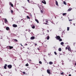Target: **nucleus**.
I'll return each instance as SVG.
<instances>
[{"label":"nucleus","instance_id":"13","mask_svg":"<svg viewBox=\"0 0 76 76\" xmlns=\"http://www.w3.org/2000/svg\"><path fill=\"white\" fill-rule=\"evenodd\" d=\"M49 64H50V65H51V64H53V62H52L51 61H50L49 62Z\"/></svg>","mask_w":76,"mask_h":76},{"label":"nucleus","instance_id":"11","mask_svg":"<svg viewBox=\"0 0 76 76\" xmlns=\"http://www.w3.org/2000/svg\"><path fill=\"white\" fill-rule=\"evenodd\" d=\"M35 20L36 22H37V23H39V21H38V20L35 19Z\"/></svg>","mask_w":76,"mask_h":76},{"label":"nucleus","instance_id":"32","mask_svg":"<svg viewBox=\"0 0 76 76\" xmlns=\"http://www.w3.org/2000/svg\"><path fill=\"white\" fill-rule=\"evenodd\" d=\"M63 74H64V72H61V75H63Z\"/></svg>","mask_w":76,"mask_h":76},{"label":"nucleus","instance_id":"49","mask_svg":"<svg viewBox=\"0 0 76 76\" xmlns=\"http://www.w3.org/2000/svg\"><path fill=\"white\" fill-rule=\"evenodd\" d=\"M15 71H16H16H17V70H16V69H15Z\"/></svg>","mask_w":76,"mask_h":76},{"label":"nucleus","instance_id":"58","mask_svg":"<svg viewBox=\"0 0 76 76\" xmlns=\"http://www.w3.org/2000/svg\"><path fill=\"white\" fill-rule=\"evenodd\" d=\"M26 31H27V30H26Z\"/></svg>","mask_w":76,"mask_h":76},{"label":"nucleus","instance_id":"23","mask_svg":"<svg viewBox=\"0 0 76 76\" xmlns=\"http://www.w3.org/2000/svg\"><path fill=\"white\" fill-rule=\"evenodd\" d=\"M32 28L33 29H35V26H32Z\"/></svg>","mask_w":76,"mask_h":76},{"label":"nucleus","instance_id":"36","mask_svg":"<svg viewBox=\"0 0 76 76\" xmlns=\"http://www.w3.org/2000/svg\"><path fill=\"white\" fill-rule=\"evenodd\" d=\"M23 74H25V72H23Z\"/></svg>","mask_w":76,"mask_h":76},{"label":"nucleus","instance_id":"19","mask_svg":"<svg viewBox=\"0 0 76 76\" xmlns=\"http://www.w3.org/2000/svg\"><path fill=\"white\" fill-rule=\"evenodd\" d=\"M47 39H48H48H50V37L49 36L47 37Z\"/></svg>","mask_w":76,"mask_h":76},{"label":"nucleus","instance_id":"27","mask_svg":"<svg viewBox=\"0 0 76 76\" xmlns=\"http://www.w3.org/2000/svg\"><path fill=\"white\" fill-rule=\"evenodd\" d=\"M29 66V64L28 63L26 64V66Z\"/></svg>","mask_w":76,"mask_h":76},{"label":"nucleus","instance_id":"18","mask_svg":"<svg viewBox=\"0 0 76 76\" xmlns=\"http://www.w3.org/2000/svg\"><path fill=\"white\" fill-rule=\"evenodd\" d=\"M63 3L64 4H65V5H66L67 4H66V1H64Z\"/></svg>","mask_w":76,"mask_h":76},{"label":"nucleus","instance_id":"17","mask_svg":"<svg viewBox=\"0 0 76 76\" xmlns=\"http://www.w3.org/2000/svg\"><path fill=\"white\" fill-rule=\"evenodd\" d=\"M43 47H45V48H47V45H43Z\"/></svg>","mask_w":76,"mask_h":76},{"label":"nucleus","instance_id":"46","mask_svg":"<svg viewBox=\"0 0 76 76\" xmlns=\"http://www.w3.org/2000/svg\"><path fill=\"white\" fill-rule=\"evenodd\" d=\"M38 6L39 7V9H40V7H39V5H38Z\"/></svg>","mask_w":76,"mask_h":76},{"label":"nucleus","instance_id":"35","mask_svg":"<svg viewBox=\"0 0 76 76\" xmlns=\"http://www.w3.org/2000/svg\"><path fill=\"white\" fill-rule=\"evenodd\" d=\"M11 12L12 13H13V10H11Z\"/></svg>","mask_w":76,"mask_h":76},{"label":"nucleus","instance_id":"37","mask_svg":"<svg viewBox=\"0 0 76 76\" xmlns=\"http://www.w3.org/2000/svg\"><path fill=\"white\" fill-rule=\"evenodd\" d=\"M31 3V4H36V3H35L34 2L32 3Z\"/></svg>","mask_w":76,"mask_h":76},{"label":"nucleus","instance_id":"40","mask_svg":"<svg viewBox=\"0 0 76 76\" xmlns=\"http://www.w3.org/2000/svg\"><path fill=\"white\" fill-rule=\"evenodd\" d=\"M27 1H28V3H30V2H29V0H28Z\"/></svg>","mask_w":76,"mask_h":76},{"label":"nucleus","instance_id":"47","mask_svg":"<svg viewBox=\"0 0 76 76\" xmlns=\"http://www.w3.org/2000/svg\"><path fill=\"white\" fill-rule=\"evenodd\" d=\"M60 55H62V54H61V53H60Z\"/></svg>","mask_w":76,"mask_h":76},{"label":"nucleus","instance_id":"16","mask_svg":"<svg viewBox=\"0 0 76 76\" xmlns=\"http://www.w3.org/2000/svg\"><path fill=\"white\" fill-rule=\"evenodd\" d=\"M56 5H57V6H58V2L57 1H56Z\"/></svg>","mask_w":76,"mask_h":76},{"label":"nucleus","instance_id":"12","mask_svg":"<svg viewBox=\"0 0 76 76\" xmlns=\"http://www.w3.org/2000/svg\"><path fill=\"white\" fill-rule=\"evenodd\" d=\"M48 23V20H47L46 21V23H45V24L46 25H48V24L47 23ZM44 23V24L45 23Z\"/></svg>","mask_w":76,"mask_h":76},{"label":"nucleus","instance_id":"52","mask_svg":"<svg viewBox=\"0 0 76 76\" xmlns=\"http://www.w3.org/2000/svg\"><path fill=\"white\" fill-rule=\"evenodd\" d=\"M26 45H27V44H26Z\"/></svg>","mask_w":76,"mask_h":76},{"label":"nucleus","instance_id":"15","mask_svg":"<svg viewBox=\"0 0 76 76\" xmlns=\"http://www.w3.org/2000/svg\"><path fill=\"white\" fill-rule=\"evenodd\" d=\"M68 50L70 51H71V49L70 48V47H69L68 48Z\"/></svg>","mask_w":76,"mask_h":76},{"label":"nucleus","instance_id":"24","mask_svg":"<svg viewBox=\"0 0 76 76\" xmlns=\"http://www.w3.org/2000/svg\"><path fill=\"white\" fill-rule=\"evenodd\" d=\"M59 40V41H62V39H60V38Z\"/></svg>","mask_w":76,"mask_h":76},{"label":"nucleus","instance_id":"7","mask_svg":"<svg viewBox=\"0 0 76 76\" xmlns=\"http://www.w3.org/2000/svg\"><path fill=\"white\" fill-rule=\"evenodd\" d=\"M12 26L14 28H16L18 26L16 24H13Z\"/></svg>","mask_w":76,"mask_h":76},{"label":"nucleus","instance_id":"10","mask_svg":"<svg viewBox=\"0 0 76 76\" xmlns=\"http://www.w3.org/2000/svg\"><path fill=\"white\" fill-rule=\"evenodd\" d=\"M10 4L11 6H12V7H13V4H12V2H10Z\"/></svg>","mask_w":76,"mask_h":76},{"label":"nucleus","instance_id":"42","mask_svg":"<svg viewBox=\"0 0 76 76\" xmlns=\"http://www.w3.org/2000/svg\"><path fill=\"white\" fill-rule=\"evenodd\" d=\"M72 20H69V21H72Z\"/></svg>","mask_w":76,"mask_h":76},{"label":"nucleus","instance_id":"8","mask_svg":"<svg viewBox=\"0 0 76 76\" xmlns=\"http://www.w3.org/2000/svg\"><path fill=\"white\" fill-rule=\"evenodd\" d=\"M34 38H35V37L33 36V37H31L30 38V39H31L32 40V39H34Z\"/></svg>","mask_w":76,"mask_h":76},{"label":"nucleus","instance_id":"25","mask_svg":"<svg viewBox=\"0 0 76 76\" xmlns=\"http://www.w3.org/2000/svg\"><path fill=\"white\" fill-rule=\"evenodd\" d=\"M66 15V13H63V16H64V15Z\"/></svg>","mask_w":76,"mask_h":76},{"label":"nucleus","instance_id":"60","mask_svg":"<svg viewBox=\"0 0 76 76\" xmlns=\"http://www.w3.org/2000/svg\"><path fill=\"white\" fill-rule=\"evenodd\" d=\"M48 55H50V54H48Z\"/></svg>","mask_w":76,"mask_h":76},{"label":"nucleus","instance_id":"26","mask_svg":"<svg viewBox=\"0 0 76 76\" xmlns=\"http://www.w3.org/2000/svg\"><path fill=\"white\" fill-rule=\"evenodd\" d=\"M27 19H30V17H29V16H27Z\"/></svg>","mask_w":76,"mask_h":76},{"label":"nucleus","instance_id":"51","mask_svg":"<svg viewBox=\"0 0 76 76\" xmlns=\"http://www.w3.org/2000/svg\"><path fill=\"white\" fill-rule=\"evenodd\" d=\"M62 62H63V60H62Z\"/></svg>","mask_w":76,"mask_h":76},{"label":"nucleus","instance_id":"3","mask_svg":"<svg viewBox=\"0 0 76 76\" xmlns=\"http://www.w3.org/2000/svg\"><path fill=\"white\" fill-rule=\"evenodd\" d=\"M9 48H9L10 50H11V49H12V48H13V47L9 46L7 47V48H9Z\"/></svg>","mask_w":76,"mask_h":76},{"label":"nucleus","instance_id":"5","mask_svg":"<svg viewBox=\"0 0 76 76\" xmlns=\"http://www.w3.org/2000/svg\"><path fill=\"white\" fill-rule=\"evenodd\" d=\"M50 72H51V71L50 69L47 70V72L48 74H50Z\"/></svg>","mask_w":76,"mask_h":76},{"label":"nucleus","instance_id":"14","mask_svg":"<svg viewBox=\"0 0 76 76\" xmlns=\"http://www.w3.org/2000/svg\"><path fill=\"white\" fill-rule=\"evenodd\" d=\"M6 30H7V31H8V30H9V27H7L6 28Z\"/></svg>","mask_w":76,"mask_h":76},{"label":"nucleus","instance_id":"31","mask_svg":"<svg viewBox=\"0 0 76 76\" xmlns=\"http://www.w3.org/2000/svg\"><path fill=\"white\" fill-rule=\"evenodd\" d=\"M54 53L55 55H57V53H56V52H54Z\"/></svg>","mask_w":76,"mask_h":76},{"label":"nucleus","instance_id":"55","mask_svg":"<svg viewBox=\"0 0 76 76\" xmlns=\"http://www.w3.org/2000/svg\"><path fill=\"white\" fill-rule=\"evenodd\" d=\"M12 19H13V18H12Z\"/></svg>","mask_w":76,"mask_h":76},{"label":"nucleus","instance_id":"33","mask_svg":"<svg viewBox=\"0 0 76 76\" xmlns=\"http://www.w3.org/2000/svg\"><path fill=\"white\" fill-rule=\"evenodd\" d=\"M41 12L42 13H43V11H42V10H41Z\"/></svg>","mask_w":76,"mask_h":76},{"label":"nucleus","instance_id":"34","mask_svg":"<svg viewBox=\"0 0 76 76\" xmlns=\"http://www.w3.org/2000/svg\"><path fill=\"white\" fill-rule=\"evenodd\" d=\"M39 64H42V62H41V61H39Z\"/></svg>","mask_w":76,"mask_h":76},{"label":"nucleus","instance_id":"20","mask_svg":"<svg viewBox=\"0 0 76 76\" xmlns=\"http://www.w3.org/2000/svg\"><path fill=\"white\" fill-rule=\"evenodd\" d=\"M58 51H61V48H59V49H58Z\"/></svg>","mask_w":76,"mask_h":76},{"label":"nucleus","instance_id":"48","mask_svg":"<svg viewBox=\"0 0 76 76\" xmlns=\"http://www.w3.org/2000/svg\"><path fill=\"white\" fill-rule=\"evenodd\" d=\"M21 45L22 46V47H23V45H22V44H21Z\"/></svg>","mask_w":76,"mask_h":76},{"label":"nucleus","instance_id":"53","mask_svg":"<svg viewBox=\"0 0 76 76\" xmlns=\"http://www.w3.org/2000/svg\"><path fill=\"white\" fill-rule=\"evenodd\" d=\"M44 60H45V59H44Z\"/></svg>","mask_w":76,"mask_h":76},{"label":"nucleus","instance_id":"44","mask_svg":"<svg viewBox=\"0 0 76 76\" xmlns=\"http://www.w3.org/2000/svg\"><path fill=\"white\" fill-rule=\"evenodd\" d=\"M47 32H49V30H47Z\"/></svg>","mask_w":76,"mask_h":76},{"label":"nucleus","instance_id":"59","mask_svg":"<svg viewBox=\"0 0 76 76\" xmlns=\"http://www.w3.org/2000/svg\"><path fill=\"white\" fill-rule=\"evenodd\" d=\"M37 68H38V67H37Z\"/></svg>","mask_w":76,"mask_h":76},{"label":"nucleus","instance_id":"50","mask_svg":"<svg viewBox=\"0 0 76 76\" xmlns=\"http://www.w3.org/2000/svg\"><path fill=\"white\" fill-rule=\"evenodd\" d=\"M73 24L74 25V26H75V23H74Z\"/></svg>","mask_w":76,"mask_h":76},{"label":"nucleus","instance_id":"57","mask_svg":"<svg viewBox=\"0 0 76 76\" xmlns=\"http://www.w3.org/2000/svg\"><path fill=\"white\" fill-rule=\"evenodd\" d=\"M42 45H43V43H42Z\"/></svg>","mask_w":76,"mask_h":76},{"label":"nucleus","instance_id":"54","mask_svg":"<svg viewBox=\"0 0 76 76\" xmlns=\"http://www.w3.org/2000/svg\"><path fill=\"white\" fill-rule=\"evenodd\" d=\"M31 3V2H30V3Z\"/></svg>","mask_w":76,"mask_h":76},{"label":"nucleus","instance_id":"4","mask_svg":"<svg viewBox=\"0 0 76 76\" xmlns=\"http://www.w3.org/2000/svg\"><path fill=\"white\" fill-rule=\"evenodd\" d=\"M42 3H43V4H46V1L45 0H43L42 1Z\"/></svg>","mask_w":76,"mask_h":76},{"label":"nucleus","instance_id":"29","mask_svg":"<svg viewBox=\"0 0 76 76\" xmlns=\"http://www.w3.org/2000/svg\"><path fill=\"white\" fill-rule=\"evenodd\" d=\"M28 60L29 61H31V59H28Z\"/></svg>","mask_w":76,"mask_h":76},{"label":"nucleus","instance_id":"2","mask_svg":"<svg viewBox=\"0 0 76 76\" xmlns=\"http://www.w3.org/2000/svg\"><path fill=\"white\" fill-rule=\"evenodd\" d=\"M56 38L58 39V40H59V39L60 38V37L59 36H56V37H55Z\"/></svg>","mask_w":76,"mask_h":76},{"label":"nucleus","instance_id":"45","mask_svg":"<svg viewBox=\"0 0 76 76\" xmlns=\"http://www.w3.org/2000/svg\"><path fill=\"white\" fill-rule=\"evenodd\" d=\"M35 45H37V44L36 43L35 44Z\"/></svg>","mask_w":76,"mask_h":76},{"label":"nucleus","instance_id":"61","mask_svg":"<svg viewBox=\"0 0 76 76\" xmlns=\"http://www.w3.org/2000/svg\"><path fill=\"white\" fill-rule=\"evenodd\" d=\"M42 6V7H43V6Z\"/></svg>","mask_w":76,"mask_h":76},{"label":"nucleus","instance_id":"1","mask_svg":"<svg viewBox=\"0 0 76 76\" xmlns=\"http://www.w3.org/2000/svg\"><path fill=\"white\" fill-rule=\"evenodd\" d=\"M7 67L9 68V69H12V65H9L7 66Z\"/></svg>","mask_w":76,"mask_h":76},{"label":"nucleus","instance_id":"39","mask_svg":"<svg viewBox=\"0 0 76 76\" xmlns=\"http://www.w3.org/2000/svg\"><path fill=\"white\" fill-rule=\"evenodd\" d=\"M67 49H68V48H67V47H66V50H67Z\"/></svg>","mask_w":76,"mask_h":76},{"label":"nucleus","instance_id":"43","mask_svg":"<svg viewBox=\"0 0 76 76\" xmlns=\"http://www.w3.org/2000/svg\"><path fill=\"white\" fill-rule=\"evenodd\" d=\"M28 32H31V30H28Z\"/></svg>","mask_w":76,"mask_h":76},{"label":"nucleus","instance_id":"28","mask_svg":"<svg viewBox=\"0 0 76 76\" xmlns=\"http://www.w3.org/2000/svg\"><path fill=\"white\" fill-rule=\"evenodd\" d=\"M68 11H71V9H70V8H69V9H68Z\"/></svg>","mask_w":76,"mask_h":76},{"label":"nucleus","instance_id":"30","mask_svg":"<svg viewBox=\"0 0 76 76\" xmlns=\"http://www.w3.org/2000/svg\"><path fill=\"white\" fill-rule=\"evenodd\" d=\"M67 31H69V27H67Z\"/></svg>","mask_w":76,"mask_h":76},{"label":"nucleus","instance_id":"56","mask_svg":"<svg viewBox=\"0 0 76 76\" xmlns=\"http://www.w3.org/2000/svg\"><path fill=\"white\" fill-rule=\"evenodd\" d=\"M23 20V19H21V20Z\"/></svg>","mask_w":76,"mask_h":76},{"label":"nucleus","instance_id":"22","mask_svg":"<svg viewBox=\"0 0 76 76\" xmlns=\"http://www.w3.org/2000/svg\"><path fill=\"white\" fill-rule=\"evenodd\" d=\"M14 41H15V42H17L18 41V40L16 39H14Z\"/></svg>","mask_w":76,"mask_h":76},{"label":"nucleus","instance_id":"9","mask_svg":"<svg viewBox=\"0 0 76 76\" xmlns=\"http://www.w3.org/2000/svg\"><path fill=\"white\" fill-rule=\"evenodd\" d=\"M4 20H5V23H8V21H7V19H6V18H5Z\"/></svg>","mask_w":76,"mask_h":76},{"label":"nucleus","instance_id":"6","mask_svg":"<svg viewBox=\"0 0 76 76\" xmlns=\"http://www.w3.org/2000/svg\"><path fill=\"white\" fill-rule=\"evenodd\" d=\"M7 64H5L4 66V67L5 69H7L6 67H7Z\"/></svg>","mask_w":76,"mask_h":76},{"label":"nucleus","instance_id":"38","mask_svg":"<svg viewBox=\"0 0 76 76\" xmlns=\"http://www.w3.org/2000/svg\"><path fill=\"white\" fill-rule=\"evenodd\" d=\"M37 50H39L40 49H39V48H37Z\"/></svg>","mask_w":76,"mask_h":76},{"label":"nucleus","instance_id":"41","mask_svg":"<svg viewBox=\"0 0 76 76\" xmlns=\"http://www.w3.org/2000/svg\"><path fill=\"white\" fill-rule=\"evenodd\" d=\"M73 45H74L75 46V43H74Z\"/></svg>","mask_w":76,"mask_h":76},{"label":"nucleus","instance_id":"21","mask_svg":"<svg viewBox=\"0 0 76 76\" xmlns=\"http://www.w3.org/2000/svg\"><path fill=\"white\" fill-rule=\"evenodd\" d=\"M61 45H63L64 44V42H62L61 43Z\"/></svg>","mask_w":76,"mask_h":76}]
</instances>
